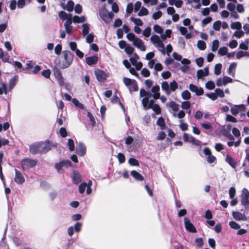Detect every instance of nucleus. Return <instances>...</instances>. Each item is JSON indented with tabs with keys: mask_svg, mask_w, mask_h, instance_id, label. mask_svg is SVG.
<instances>
[{
	"mask_svg": "<svg viewBox=\"0 0 249 249\" xmlns=\"http://www.w3.org/2000/svg\"><path fill=\"white\" fill-rule=\"evenodd\" d=\"M184 221L185 229L187 231L192 233H196L197 232L196 228L188 218L185 217Z\"/></svg>",
	"mask_w": 249,
	"mask_h": 249,
	"instance_id": "nucleus-9",
	"label": "nucleus"
},
{
	"mask_svg": "<svg viewBox=\"0 0 249 249\" xmlns=\"http://www.w3.org/2000/svg\"><path fill=\"white\" fill-rule=\"evenodd\" d=\"M58 16L59 18L63 20H66L68 17V14L63 11H60L59 12Z\"/></svg>",
	"mask_w": 249,
	"mask_h": 249,
	"instance_id": "nucleus-56",
	"label": "nucleus"
},
{
	"mask_svg": "<svg viewBox=\"0 0 249 249\" xmlns=\"http://www.w3.org/2000/svg\"><path fill=\"white\" fill-rule=\"evenodd\" d=\"M221 26V22L220 20H217L213 23V28L215 31H219Z\"/></svg>",
	"mask_w": 249,
	"mask_h": 249,
	"instance_id": "nucleus-50",
	"label": "nucleus"
},
{
	"mask_svg": "<svg viewBox=\"0 0 249 249\" xmlns=\"http://www.w3.org/2000/svg\"><path fill=\"white\" fill-rule=\"evenodd\" d=\"M87 183L82 182L79 186V192L80 194H82L85 192V188L87 187Z\"/></svg>",
	"mask_w": 249,
	"mask_h": 249,
	"instance_id": "nucleus-52",
	"label": "nucleus"
},
{
	"mask_svg": "<svg viewBox=\"0 0 249 249\" xmlns=\"http://www.w3.org/2000/svg\"><path fill=\"white\" fill-rule=\"evenodd\" d=\"M94 74L98 82H104L108 77V75L103 70L97 69L94 71Z\"/></svg>",
	"mask_w": 249,
	"mask_h": 249,
	"instance_id": "nucleus-5",
	"label": "nucleus"
},
{
	"mask_svg": "<svg viewBox=\"0 0 249 249\" xmlns=\"http://www.w3.org/2000/svg\"><path fill=\"white\" fill-rule=\"evenodd\" d=\"M82 180V176L77 171H73L72 173V182L77 184Z\"/></svg>",
	"mask_w": 249,
	"mask_h": 249,
	"instance_id": "nucleus-18",
	"label": "nucleus"
},
{
	"mask_svg": "<svg viewBox=\"0 0 249 249\" xmlns=\"http://www.w3.org/2000/svg\"><path fill=\"white\" fill-rule=\"evenodd\" d=\"M134 51V49L131 46L127 45V46L125 48V53L130 55Z\"/></svg>",
	"mask_w": 249,
	"mask_h": 249,
	"instance_id": "nucleus-57",
	"label": "nucleus"
},
{
	"mask_svg": "<svg viewBox=\"0 0 249 249\" xmlns=\"http://www.w3.org/2000/svg\"><path fill=\"white\" fill-rule=\"evenodd\" d=\"M51 73V72L50 69L44 70L41 72L42 75L46 78H50Z\"/></svg>",
	"mask_w": 249,
	"mask_h": 249,
	"instance_id": "nucleus-59",
	"label": "nucleus"
},
{
	"mask_svg": "<svg viewBox=\"0 0 249 249\" xmlns=\"http://www.w3.org/2000/svg\"><path fill=\"white\" fill-rule=\"evenodd\" d=\"M130 174L137 181H142L144 180L143 177L136 170L131 171Z\"/></svg>",
	"mask_w": 249,
	"mask_h": 249,
	"instance_id": "nucleus-20",
	"label": "nucleus"
},
{
	"mask_svg": "<svg viewBox=\"0 0 249 249\" xmlns=\"http://www.w3.org/2000/svg\"><path fill=\"white\" fill-rule=\"evenodd\" d=\"M181 96L184 100H189L191 97V93L187 90H185L182 92Z\"/></svg>",
	"mask_w": 249,
	"mask_h": 249,
	"instance_id": "nucleus-34",
	"label": "nucleus"
},
{
	"mask_svg": "<svg viewBox=\"0 0 249 249\" xmlns=\"http://www.w3.org/2000/svg\"><path fill=\"white\" fill-rule=\"evenodd\" d=\"M37 160L30 158H25L20 161V165L22 169L24 171L27 170L35 167L37 163Z\"/></svg>",
	"mask_w": 249,
	"mask_h": 249,
	"instance_id": "nucleus-2",
	"label": "nucleus"
},
{
	"mask_svg": "<svg viewBox=\"0 0 249 249\" xmlns=\"http://www.w3.org/2000/svg\"><path fill=\"white\" fill-rule=\"evenodd\" d=\"M117 158L120 163H123L125 161V157L122 153H119L117 155Z\"/></svg>",
	"mask_w": 249,
	"mask_h": 249,
	"instance_id": "nucleus-43",
	"label": "nucleus"
},
{
	"mask_svg": "<svg viewBox=\"0 0 249 249\" xmlns=\"http://www.w3.org/2000/svg\"><path fill=\"white\" fill-rule=\"evenodd\" d=\"M53 75L57 81L59 85L60 86L63 85L64 84V78L59 69L55 66L53 69Z\"/></svg>",
	"mask_w": 249,
	"mask_h": 249,
	"instance_id": "nucleus-6",
	"label": "nucleus"
},
{
	"mask_svg": "<svg viewBox=\"0 0 249 249\" xmlns=\"http://www.w3.org/2000/svg\"><path fill=\"white\" fill-rule=\"evenodd\" d=\"M130 20L132 21L137 26H142L143 24V22L140 18L131 17Z\"/></svg>",
	"mask_w": 249,
	"mask_h": 249,
	"instance_id": "nucleus-40",
	"label": "nucleus"
},
{
	"mask_svg": "<svg viewBox=\"0 0 249 249\" xmlns=\"http://www.w3.org/2000/svg\"><path fill=\"white\" fill-rule=\"evenodd\" d=\"M18 78V76L17 75H15L10 79L9 81V87L10 89H13L15 86Z\"/></svg>",
	"mask_w": 249,
	"mask_h": 249,
	"instance_id": "nucleus-30",
	"label": "nucleus"
},
{
	"mask_svg": "<svg viewBox=\"0 0 249 249\" xmlns=\"http://www.w3.org/2000/svg\"><path fill=\"white\" fill-rule=\"evenodd\" d=\"M248 53L246 52H244L242 51H239L238 52V53L236 54V58L237 59H240L242 57L244 56H248Z\"/></svg>",
	"mask_w": 249,
	"mask_h": 249,
	"instance_id": "nucleus-55",
	"label": "nucleus"
},
{
	"mask_svg": "<svg viewBox=\"0 0 249 249\" xmlns=\"http://www.w3.org/2000/svg\"><path fill=\"white\" fill-rule=\"evenodd\" d=\"M232 215L233 218L237 221L243 220L246 221L247 220V216L244 214V213H242L239 212H235L233 211L232 213Z\"/></svg>",
	"mask_w": 249,
	"mask_h": 249,
	"instance_id": "nucleus-15",
	"label": "nucleus"
},
{
	"mask_svg": "<svg viewBox=\"0 0 249 249\" xmlns=\"http://www.w3.org/2000/svg\"><path fill=\"white\" fill-rule=\"evenodd\" d=\"M29 150L32 154H41L40 142L31 145Z\"/></svg>",
	"mask_w": 249,
	"mask_h": 249,
	"instance_id": "nucleus-14",
	"label": "nucleus"
},
{
	"mask_svg": "<svg viewBox=\"0 0 249 249\" xmlns=\"http://www.w3.org/2000/svg\"><path fill=\"white\" fill-rule=\"evenodd\" d=\"M228 52V48L226 47H221L218 51V54L221 56L227 55Z\"/></svg>",
	"mask_w": 249,
	"mask_h": 249,
	"instance_id": "nucleus-41",
	"label": "nucleus"
},
{
	"mask_svg": "<svg viewBox=\"0 0 249 249\" xmlns=\"http://www.w3.org/2000/svg\"><path fill=\"white\" fill-rule=\"evenodd\" d=\"M151 31V28L149 27H148L146 28L143 30V32H142V35L145 37H149L150 36Z\"/></svg>",
	"mask_w": 249,
	"mask_h": 249,
	"instance_id": "nucleus-62",
	"label": "nucleus"
},
{
	"mask_svg": "<svg viewBox=\"0 0 249 249\" xmlns=\"http://www.w3.org/2000/svg\"><path fill=\"white\" fill-rule=\"evenodd\" d=\"M72 102L76 107H79L80 108L82 109H84V105L80 103L77 99L73 98L72 99Z\"/></svg>",
	"mask_w": 249,
	"mask_h": 249,
	"instance_id": "nucleus-44",
	"label": "nucleus"
},
{
	"mask_svg": "<svg viewBox=\"0 0 249 249\" xmlns=\"http://www.w3.org/2000/svg\"><path fill=\"white\" fill-rule=\"evenodd\" d=\"M230 227L235 230H238L240 228V226L236 222L231 221L229 222Z\"/></svg>",
	"mask_w": 249,
	"mask_h": 249,
	"instance_id": "nucleus-48",
	"label": "nucleus"
},
{
	"mask_svg": "<svg viewBox=\"0 0 249 249\" xmlns=\"http://www.w3.org/2000/svg\"><path fill=\"white\" fill-rule=\"evenodd\" d=\"M219 42L218 40L215 39L213 42V45L212 47V51L213 52L217 51L219 47Z\"/></svg>",
	"mask_w": 249,
	"mask_h": 249,
	"instance_id": "nucleus-36",
	"label": "nucleus"
},
{
	"mask_svg": "<svg viewBox=\"0 0 249 249\" xmlns=\"http://www.w3.org/2000/svg\"><path fill=\"white\" fill-rule=\"evenodd\" d=\"M222 64L220 63L216 64L214 66V73L216 75H219L221 72Z\"/></svg>",
	"mask_w": 249,
	"mask_h": 249,
	"instance_id": "nucleus-35",
	"label": "nucleus"
},
{
	"mask_svg": "<svg viewBox=\"0 0 249 249\" xmlns=\"http://www.w3.org/2000/svg\"><path fill=\"white\" fill-rule=\"evenodd\" d=\"M206 88L210 90L213 89L215 88V84L212 81H209L206 84Z\"/></svg>",
	"mask_w": 249,
	"mask_h": 249,
	"instance_id": "nucleus-47",
	"label": "nucleus"
},
{
	"mask_svg": "<svg viewBox=\"0 0 249 249\" xmlns=\"http://www.w3.org/2000/svg\"><path fill=\"white\" fill-rule=\"evenodd\" d=\"M148 10L145 7H142L138 13V15L139 16H146L148 14Z\"/></svg>",
	"mask_w": 249,
	"mask_h": 249,
	"instance_id": "nucleus-42",
	"label": "nucleus"
},
{
	"mask_svg": "<svg viewBox=\"0 0 249 249\" xmlns=\"http://www.w3.org/2000/svg\"><path fill=\"white\" fill-rule=\"evenodd\" d=\"M231 27L232 29L240 30L242 28V24L240 22L237 21L231 23Z\"/></svg>",
	"mask_w": 249,
	"mask_h": 249,
	"instance_id": "nucleus-39",
	"label": "nucleus"
},
{
	"mask_svg": "<svg viewBox=\"0 0 249 249\" xmlns=\"http://www.w3.org/2000/svg\"><path fill=\"white\" fill-rule=\"evenodd\" d=\"M99 15L106 23H110L114 16V14L112 13L109 12L105 8L100 10Z\"/></svg>",
	"mask_w": 249,
	"mask_h": 249,
	"instance_id": "nucleus-4",
	"label": "nucleus"
},
{
	"mask_svg": "<svg viewBox=\"0 0 249 249\" xmlns=\"http://www.w3.org/2000/svg\"><path fill=\"white\" fill-rule=\"evenodd\" d=\"M141 74L145 77H149L150 75L149 71L145 68H143L141 71Z\"/></svg>",
	"mask_w": 249,
	"mask_h": 249,
	"instance_id": "nucleus-58",
	"label": "nucleus"
},
{
	"mask_svg": "<svg viewBox=\"0 0 249 249\" xmlns=\"http://www.w3.org/2000/svg\"><path fill=\"white\" fill-rule=\"evenodd\" d=\"M133 45L142 51H145L146 50V47L144 45L142 40L139 38L136 37L133 41Z\"/></svg>",
	"mask_w": 249,
	"mask_h": 249,
	"instance_id": "nucleus-16",
	"label": "nucleus"
},
{
	"mask_svg": "<svg viewBox=\"0 0 249 249\" xmlns=\"http://www.w3.org/2000/svg\"><path fill=\"white\" fill-rule=\"evenodd\" d=\"M150 40L153 43H155V44H157L160 40L159 36L157 35L152 36L150 37Z\"/></svg>",
	"mask_w": 249,
	"mask_h": 249,
	"instance_id": "nucleus-64",
	"label": "nucleus"
},
{
	"mask_svg": "<svg viewBox=\"0 0 249 249\" xmlns=\"http://www.w3.org/2000/svg\"><path fill=\"white\" fill-rule=\"evenodd\" d=\"M157 124L160 127V129L162 130L166 128V125L164 121V119L162 117H160L157 121Z\"/></svg>",
	"mask_w": 249,
	"mask_h": 249,
	"instance_id": "nucleus-24",
	"label": "nucleus"
},
{
	"mask_svg": "<svg viewBox=\"0 0 249 249\" xmlns=\"http://www.w3.org/2000/svg\"><path fill=\"white\" fill-rule=\"evenodd\" d=\"M151 108L152 109L155 113L157 115L161 113V108L160 106L158 104H155V105H154V106H153Z\"/></svg>",
	"mask_w": 249,
	"mask_h": 249,
	"instance_id": "nucleus-46",
	"label": "nucleus"
},
{
	"mask_svg": "<svg viewBox=\"0 0 249 249\" xmlns=\"http://www.w3.org/2000/svg\"><path fill=\"white\" fill-rule=\"evenodd\" d=\"M241 202L242 205L245 207L246 210L249 211V191L245 188L242 190Z\"/></svg>",
	"mask_w": 249,
	"mask_h": 249,
	"instance_id": "nucleus-3",
	"label": "nucleus"
},
{
	"mask_svg": "<svg viewBox=\"0 0 249 249\" xmlns=\"http://www.w3.org/2000/svg\"><path fill=\"white\" fill-rule=\"evenodd\" d=\"M133 7H134V6H133V3L131 2L127 4V7H126V13L127 14L131 13L133 10Z\"/></svg>",
	"mask_w": 249,
	"mask_h": 249,
	"instance_id": "nucleus-63",
	"label": "nucleus"
},
{
	"mask_svg": "<svg viewBox=\"0 0 249 249\" xmlns=\"http://www.w3.org/2000/svg\"><path fill=\"white\" fill-rule=\"evenodd\" d=\"M178 88V84L175 80L172 81L170 83V90L175 91Z\"/></svg>",
	"mask_w": 249,
	"mask_h": 249,
	"instance_id": "nucleus-37",
	"label": "nucleus"
},
{
	"mask_svg": "<svg viewBox=\"0 0 249 249\" xmlns=\"http://www.w3.org/2000/svg\"><path fill=\"white\" fill-rule=\"evenodd\" d=\"M225 161L229 163L233 168H235L237 163L234 159L230 155L227 154L226 158Z\"/></svg>",
	"mask_w": 249,
	"mask_h": 249,
	"instance_id": "nucleus-19",
	"label": "nucleus"
},
{
	"mask_svg": "<svg viewBox=\"0 0 249 249\" xmlns=\"http://www.w3.org/2000/svg\"><path fill=\"white\" fill-rule=\"evenodd\" d=\"M197 46L200 50H204L206 48V43L202 40H198L197 43Z\"/></svg>",
	"mask_w": 249,
	"mask_h": 249,
	"instance_id": "nucleus-33",
	"label": "nucleus"
},
{
	"mask_svg": "<svg viewBox=\"0 0 249 249\" xmlns=\"http://www.w3.org/2000/svg\"><path fill=\"white\" fill-rule=\"evenodd\" d=\"M215 94L217 95V97L218 96H219L221 98H223L225 96L223 90L221 89H216L215 90Z\"/></svg>",
	"mask_w": 249,
	"mask_h": 249,
	"instance_id": "nucleus-54",
	"label": "nucleus"
},
{
	"mask_svg": "<svg viewBox=\"0 0 249 249\" xmlns=\"http://www.w3.org/2000/svg\"><path fill=\"white\" fill-rule=\"evenodd\" d=\"M204 153L207 156V161L209 163H213L216 161V158L212 154L211 150L208 147H205L203 149Z\"/></svg>",
	"mask_w": 249,
	"mask_h": 249,
	"instance_id": "nucleus-8",
	"label": "nucleus"
},
{
	"mask_svg": "<svg viewBox=\"0 0 249 249\" xmlns=\"http://www.w3.org/2000/svg\"><path fill=\"white\" fill-rule=\"evenodd\" d=\"M25 178L20 171L15 169L14 181L18 184H22L25 182Z\"/></svg>",
	"mask_w": 249,
	"mask_h": 249,
	"instance_id": "nucleus-11",
	"label": "nucleus"
},
{
	"mask_svg": "<svg viewBox=\"0 0 249 249\" xmlns=\"http://www.w3.org/2000/svg\"><path fill=\"white\" fill-rule=\"evenodd\" d=\"M133 81L134 80L131 79L130 78L127 77H124L123 78V82L124 85L127 87L131 86V84L133 83Z\"/></svg>",
	"mask_w": 249,
	"mask_h": 249,
	"instance_id": "nucleus-49",
	"label": "nucleus"
},
{
	"mask_svg": "<svg viewBox=\"0 0 249 249\" xmlns=\"http://www.w3.org/2000/svg\"><path fill=\"white\" fill-rule=\"evenodd\" d=\"M86 18L85 16H81L79 17L78 16H74L72 18V20L74 23H82L86 20Z\"/></svg>",
	"mask_w": 249,
	"mask_h": 249,
	"instance_id": "nucleus-26",
	"label": "nucleus"
},
{
	"mask_svg": "<svg viewBox=\"0 0 249 249\" xmlns=\"http://www.w3.org/2000/svg\"><path fill=\"white\" fill-rule=\"evenodd\" d=\"M59 133L62 138H65L68 135V133L65 127H62L59 129Z\"/></svg>",
	"mask_w": 249,
	"mask_h": 249,
	"instance_id": "nucleus-51",
	"label": "nucleus"
},
{
	"mask_svg": "<svg viewBox=\"0 0 249 249\" xmlns=\"http://www.w3.org/2000/svg\"><path fill=\"white\" fill-rule=\"evenodd\" d=\"M40 144L41 154L47 153L49 151L51 150L53 146V144L52 143V142L49 140H46L44 142H40Z\"/></svg>",
	"mask_w": 249,
	"mask_h": 249,
	"instance_id": "nucleus-7",
	"label": "nucleus"
},
{
	"mask_svg": "<svg viewBox=\"0 0 249 249\" xmlns=\"http://www.w3.org/2000/svg\"><path fill=\"white\" fill-rule=\"evenodd\" d=\"M98 58L96 55H92L85 58V62L89 66L96 64L98 62Z\"/></svg>",
	"mask_w": 249,
	"mask_h": 249,
	"instance_id": "nucleus-17",
	"label": "nucleus"
},
{
	"mask_svg": "<svg viewBox=\"0 0 249 249\" xmlns=\"http://www.w3.org/2000/svg\"><path fill=\"white\" fill-rule=\"evenodd\" d=\"M68 145L70 151H73L74 150V143L72 139H69L68 141Z\"/></svg>",
	"mask_w": 249,
	"mask_h": 249,
	"instance_id": "nucleus-45",
	"label": "nucleus"
},
{
	"mask_svg": "<svg viewBox=\"0 0 249 249\" xmlns=\"http://www.w3.org/2000/svg\"><path fill=\"white\" fill-rule=\"evenodd\" d=\"M181 107L184 109H188L190 108L191 103L189 101L183 102Z\"/></svg>",
	"mask_w": 249,
	"mask_h": 249,
	"instance_id": "nucleus-60",
	"label": "nucleus"
},
{
	"mask_svg": "<svg viewBox=\"0 0 249 249\" xmlns=\"http://www.w3.org/2000/svg\"><path fill=\"white\" fill-rule=\"evenodd\" d=\"M153 29L155 32L158 34H161L163 31L162 28L158 24L155 25L154 26Z\"/></svg>",
	"mask_w": 249,
	"mask_h": 249,
	"instance_id": "nucleus-61",
	"label": "nucleus"
},
{
	"mask_svg": "<svg viewBox=\"0 0 249 249\" xmlns=\"http://www.w3.org/2000/svg\"><path fill=\"white\" fill-rule=\"evenodd\" d=\"M128 88L130 92L138 91L139 89V87L137 81L135 80H134L133 83L131 86H129Z\"/></svg>",
	"mask_w": 249,
	"mask_h": 249,
	"instance_id": "nucleus-25",
	"label": "nucleus"
},
{
	"mask_svg": "<svg viewBox=\"0 0 249 249\" xmlns=\"http://www.w3.org/2000/svg\"><path fill=\"white\" fill-rule=\"evenodd\" d=\"M74 5V4L72 0H69L67 2L66 7H65L64 3H61V4L63 9H66L69 12H71L73 10Z\"/></svg>",
	"mask_w": 249,
	"mask_h": 249,
	"instance_id": "nucleus-21",
	"label": "nucleus"
},
{
	"mask_svg": "<svg viewBox=\"0 0 249 249\" xmlns=\"http://www.w3.org/2000/svg\"><path fill=\"white\" fill-rule=\"evenodd\" d=\"M82 35L83 36L87 35L89 33V27L88 23H84L82 25Z\"/></svg>",
	"mask_w": 249,
	"mask_h": 249,
	"instance_id": "nucleus-29",
	"label": "nucleus"
},
{
	"mask_svg": "<svg viewBox=\"0 0 249 249\" xmlns=\"http://www.w3.org/2000/svg\"><path fill=\"white\" fill-rule=\"evenodd\" d=\"M161 88L167 94H169L170 93L169 86L167 82L164 81L161 83Z\"/></svg>",
	"mask_w": 249,
	"mask_h": 249,
	"instance_id": "nucleus-28",
	"label": "nucleus"
},
{
	"mask_svg": "<svg viewBox=\"0 0 249 249\" xmlns=\"http://www.w3.org/2000/svg\"><path fill=\"white\" fill-rule=\"evenodd\" d=\"M236 67V63H232L230 64L229 68L228 69V73L229 74L232 75L234 77L235 74V70Z\"/></svg>",
	"mask_w": 249,
	"mask_h": 249,
	"instance_id": "nucleus-23",
	"label": "nucleus"
},
{
	"mask_svg": "<svg viewBox=\"0 0 249 249\" xmlns=\"http://www.w3.org/2000/svg\"><path fill=\"white\" fill-rule=\"evenodd\" d=\"M111 102L113 104H119L122 108L124 109V106L120 101L119 98L117 95H114L111 98Z\"/></svg>",
	"mask_w": 249,
	"mask_h": 249,
	"instance_id": "nucleus-27",
	"label": "nucleus"
},
{
	"mask_svg": "<svg viewBox=\"0 0 249 249\" xmlns=\"http://www.w3.org/2000/svg\"><path fill=\"white\" fill-rule=\"evenodd\" d=\"M10 56L7 53H4L3 50L0 48V58H1L3 62H7L9 60Z\"/></svg>",
	"mask_w": 249,
	"mask_h": 249,
	"instance_id": "nucleus-22",
	"label": "nucleus"
},
{
	"mask_svg": "<svg viewBox=\"0 0 249 249\" xmlns=\"http://www.w3.org/2000/svg\"><path fill=\"white\" fill-rule=\"evenodd\" d=\"M169 107L174 111H177L179 109V105L174 101H171L169 103Z\"/></svg>",
	"mask_w": 249,
	"mask_h": 249,
	"instance_id": "nucleus-32",
	"label": "nucleus"
},
{
	"mask_svg": "<svg viewBox=\"0 0 249 249\" xmlns=\"http://www.w3.org/2000/svg\"><path fill=\"white\" fill-rule=\"evenodd\" d=\"M189 88L192 92H195L197 96L202 95L204 93L203 89L202 88H198L193 84L189 85Z\"/></svg>",
	"mask_w": 249,
	"mask_h": 249,
	"instance_id": "nucleus-13",
	"label": "nucleus"
},
{
	"mask_svg": "<svg viewBox=\"0 0 249 249\" xmlns=\"http://www.w3.org/2000/svg\"><path fill=\"white\" fill-rule=\"evenodd\" d=\"M154 100H149L147 97H143L142 100V103L144 109L147 110L151 108L155 105Z\"/></svg>",
	"mask_w": 249,
	"mask_h": 249,
	"instance_id": "nucleus-10",
	"label": "nucleus"
},
{
	"mask_svg": "<svg viewBox=\"0 0 249 249\" xmlns=\"http://www.w3.org/2000/svg\"><path fill=\"white\" fill-rule=\"evenodd\" d=\"M86 147L85 144L82 142H79L76 148V154L81 157L84 156L86 153Z\"/></svg>",
	"mask_w": 249,
	"mask_h": 249,
	"instance_id": "nucleus-12",
	"label": "nucleus"
},
{
	"mask_svg": "<svg viewBox=\"0 0 249 249\" xmlns=\"http://www.w3.org/2000/svg\"><path fill=\"white\" fill-rule=\"evenodd\" d=\"M63 58V60L59 63V67L62 69H65L72 64L73 59V54L68 50H65L62 52Z\"/></svg>",
	"mask_w": 249,
	"mask_h": 249,
	"instance_id": "nucleus-1",
	"label": "nucleus"
},
{
	"mask_svg": "<svg viewBox=\"0 0 249 249\" xmlns=\"http://www.w3.org/2000/svg\"><path fill=\"white\" fill-rule=\"evenodd\" d=\"M128 163L132 166H139L140 165L139 161L133 158H131L128 160Z\"/></svg>",
	"mask_w": 249,
	"mask_h": 249,
	"instance_id": "nucleus-38",
	"label": "nucleus"
},
{
	"mask_svg": "<svg viewBox=\"0 0 249 249\" xmlns=\"http://www.w3.org/2000/svg\"><path fill=\"white\" fill-rule=\"evenodd\" d=\"M189 142H191L193 145L196 146L201 145V142L198 140L196 139L195 137L192 136H191V137H190Z\"/></svg>",
	"mask_w": 249,
	"mask_h": 249,
	"instance_id": "nucleus-31",
	"label": "nucleus"
},
{
	"mask_svg": "<svg viewBox=\"0 0 249 249\" xmlns=\"http://www.w3.org/2000/svg\"><path fill=\"white\" fill-rule=\"evenodd\" d=\"M87 116L89 118L90 121L91 123V124L93 126H94L96 124V122L94 119V116L91 113L89 112H88L87 113Z\"/></svg>",
	"mask_w": 249,
	"mask_h": 249,
	"instance_id": "nucleus-53",
	"label": "nucleus"
}]
</instances>
